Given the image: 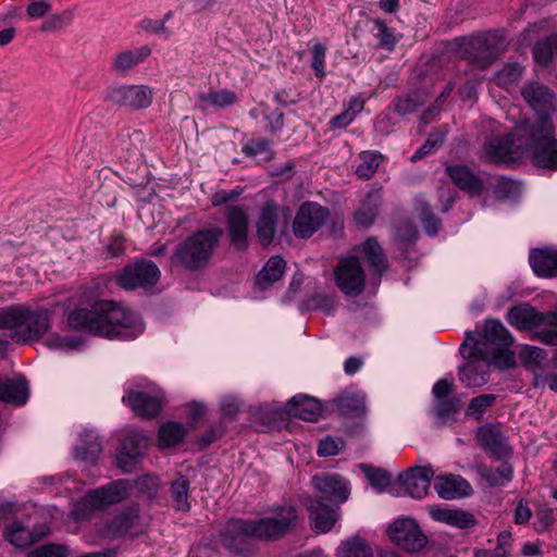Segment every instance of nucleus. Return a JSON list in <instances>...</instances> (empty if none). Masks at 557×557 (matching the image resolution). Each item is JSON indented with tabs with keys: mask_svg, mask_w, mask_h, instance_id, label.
<instances>
[{
	"mask_svg": "<svg viewBox=\"0 0 557 557\" xmlns=\"http://www.w3.org/2000/svg\"><path fill=\"white\" fill-rule=\"evenodd\" d=\"M520 95L524 102L535 112V121L520 123V132L528 145L534 148V162L537 166L557 170V140L550 119L555 111V95L539 82L525 83Z\"/></svg>",
	"mask_w": 557,
	"mask_h": 557,
	"instance_id": "f257e3e1",
	"label": "nucleus"
},
{
	"mask_svg": "<svg viewBox=\"0 0 557 557\" xmlns=\"http://www.w3.org/2000/svg\"><path fill=\"white\" fill-rule=\"evenodd\" d=\"M71 329L110 339L136 337L144 330L138 315L112 300H98L90 307L76 308L67 315Z\"/></svg>",
	"mask_w": 557,
	"mask_h": 557,
	"instance_id": "f03ea898",
	"label": "nucleus"
},
{
	"mask_svg": "<svg viewBox=\"0 0 557 557\" xmlns=\"http://www.w3.org/2000/svg\"><path fill=\"white\" fill-rule=\"evenodd\" d=\"M321 404L313 397L296 395L285 408L276 405H264L251 413V424L258 432L265 430L280 431L288 426L290 418L315 421L321 413Z\"/></svg>",
	"mask_w": 557,
	"mask_h": 557,
	"instance_id": "7ed1b4c3",
	"label": "nucleus"
},
{
	"mask_svg": "<svg viewBox=\"0 0 557 557\" xmlns=\"http://www.w3.org/2000/svg\"><path fill=\"white\" fill-rule=\"evenodd\" d=\"M50 327V312L46 309L29 310L11 306L0 311V330L10 331V339L16 343L38 341Z\"/></svg>",
	"mask_w": 557,
	"mask_h": 557,
	"instance_id": "20e7f679",
	"label": "nucleus"
},
{
	"mask_svg": "<svg viewBox=\"0 0 557 557\" xmlns=\"http://www.w3.org/2000/svg\"><path fill=\"white\" fill-rule=\"evenodd\" d=\"M224 231L220 227L201 228L177 245L174 259L187 270L206 267L218 247Z\"/></svg>",
	"mask_w": 557,
	"mask_h": 557,
	"instance_id": "39448f33",
	"label": "nucleus"
},
{
	"mask_svg": "<svg viewBox=\"0 0 557 557\" xmlns=\"http://www.w3.org/2000/svg\"><path fill=\"white\" fill-rule=\"evenodd\" d=\"M128 488V481L116 480L91 490L73 505L71 512L74 519H92L96 511H103L126 498Z\"/></svg>",
	"mask_w": 557,
	"mask_h": 557,
	"instance_id": "423d86ee",
	"label": "nucleus"
},
{
	"mask_svg": "<svg viewBox=\"0 0 557 557\" xmlns=\"http://www.w3.org/2000/svg\"><path fill=\"white\" fill-rule=\"evenodd\" d=\"M483 342H475L469 336L460 346V354L466 363L459 368V380L468 387H480L488 381L490 357L483 349Z\"/></svg>",
	"mask_w": 557,
	"mask_h": 557,
	"instance_id": "0eeeda50",
	"label": "nucleus"
},
{
	"mask_svg": "<svg viewBox=\"0 0 557 557\" xmlns=\"http://www.w3.org/2000/svg\"><path fill=\"white\" fill-rule=\"evenodd\" d=\"M456 52L482 67L487 66L503 50V41L496 34H479L454 41Z\"/></svg>",
	"mask_w": 557,
	"mask_h": 557,
	"instance_id": "6e6552de",
	"label": "nucleus"
},
{
	"mask_svg": "<svg viewBox=\"0 0 557 557\" xmlns=\"http://www.w3.org/2000/svg\"><path fill=\"white\" fill-rule=\"evenodd\" d=\"M243 189L237 186L232 190L221 189L213 194L212 205L224 206L226 232L232 246L242 250L244 248V206L235 203Z\"/></svg>",
	"mask_w": 557,
	"mask_h": 557,
	"instance_id": "1a4fd4ad",
	"label": "nucleus"
},
{
	"mask_svg": "<svg viewBox=\"0 0 557 557\" xmlns=\"http://www.w3.org/2000/svg\"><path fill=\"white\" fill-rule=\"evenodd\" d=\"M528 136L520 132V124L516 133L504 137L488 138L483 146L484 158L490 162L508 163L520 159L523 151H530L534 156V148L527 143Z\"/></svg>",
	"mask_w": 557,
	"mask_h": 557,
	"instance_id": "9d476101",
	"label": "nucleus"
},
{
	"mask_svg": "<svg viewBox=\"0 0 557 557\" xmlns=\"http://www.w3.org/2000/svg\"><path fill=\"white\" fill-rule=\"evenodd\" d=\"M433 478L434 470L431 465L410 467L394 481L391 494L421 499L428 494Z\"/></svg>",
	"mask_w": 557,
	"mask_h": 557,
	"instance_id": "9b49d317",
	"label": "nucleus"
},
{
	"mask_svg": "<svg viewBox=\"0 0 557 557\" xmlns=\"http://www.w3.org/2000/svg\"><path fill=\"white\" fill-rule=\"evenodd\" d=\"M160 275L161 272L153 261L141 259L125 265L115 275V282L117 286L125 290H134L156 285Z\"/></svg>",
	"mask_w": 557,
	"mask_h": 557,
	"instance_id": "f8f14e48",
	"label": "nucleus"
},
{
	"mask_svg": "<svg viewBox=\"0 0 557 557\" xmlns=\"http://www.w3.org/2000/svg\"><path fill=\"white\" fill-rule=\"evenodd\" d=\"M104 100L133 110L145 109L151 104L152 91L144 85L113 86L107 89Z\"/></svg>",
	"mask_w": 557,
	"mask_h": 557,
	"instance_id": "ddd939ff",
	"label": "nucleus"
},
{
	"mask_svg": "<svg viewBox=\"0 0 557 557\" xmlns=\"http://www.w3.org/2000/svg\"><path fill=\"white\" fill-rule=\"evenodd\" d=\"M329 216V210L321 205L312 201L305 202L294 219L293 232L298 238H308L325 224Z\"/></svg>",
	"mask_w": 557,
	"mask_h": 557,
	"instance_id": "4468645a",
	"label": "nucleus"
},
{
	"mask_svg": "<svg viewBox=\"0 0 557 557\" xmlns=\"http://www.w3.org/2000/svg\"><path fill=\"white\" fill-rule=\"evenodd\" d=\"M23 519L59 521L62 519V512L55 507L37 508L35 504L0 502V521L21 522Z\"/></svg>",
	"mask_w": 557,
	"mask_h": 557,
	"instance_id": "2eb2a0df",
	"label": "nucleus"
},
{
	"mask_svg": "<svg viewBox=\"0 0 557 557\" xmlns=\"http://www.w3.org/2000/svg\"><path fill=\"white\" fill-rule=\"evenodd\" d=\"M337 287L346 295L357 296L364 288V273L355 257L344 258L334 270Z\"/></svg>",
	"mask_w": 557,
	"mask_h": 557,
	"instance_id": "dca6fc26",
	"label": "nucleus"
},
{
	"mask_svg": "<svg viewBox=\"0 0 557 557\" xmlns=\"http://www.w3.org/2000/svg\"><path fill=\"white\" fill-rule=\"evenodd\" d=\"M148 446L147 437L139 433H129L121 443L116 465L123 472L136 470Z\"/></svg>",
	"mask_w": 557,
	"mask_h": 557,
	"instance_id": "f3484780",
	"label": "nucleus"
},
{
	"mask_svg": "<svg viewBox=\"0 0 557 557\" xmlns=\"http://www.w3.org/2000/svg\"><path fill=\"white\" fill-rule=\"evenodd\" d=\"M386 534L395 545L409 553L421 550L428 543L419 524H389Z\"/></svg>",
	"mask_w": 557,
	"mask_h": 557,
	"instance_id": "a211bd4d",
	"label": "nucleus"
},
{
	"mask_svg": "<svg viewBox=\"0 0 557 557\" xmlns=\"http://www.w3.org/2000/svg\"><path fill=\"white\" fill-rule=\"evenodd\" d=\"M433 481V488L442 499H460L470 496L473 492L471 484L459 474H434Z\"/></svg>",
	"mask_w": 557,
	"mask_h": 557,
	"instance_id": "6ab92c4d",
	"label": "nucleus"
},
{
	"mask_svg": "<svg viewBox=\"0 0 557 557\" xmlns=\"http://www.w3.org/2000/svg\"><path fill=\"white\" fill-rule=\"evenodd\" d=\"M479 445L493 458L504 459L511 453L507 440L498 426L483 425L476 432Z\"/></svg>",
	"mask_w": 557,
	"mask_h": 557,
	"instance_id": "aec40b11",
	"label": "nucleus"
},
{
	"mask_svg": "<svg viewBox=\"0 0 557 557\" xmlns=\"http://www.w3.org/2000/svg\"><path fill=\"white\" fill-rule=\"evenodd\" d=\"M312 485L314 490L325 495L337 503H345L351 492L350 483L347 479L339 474L323 473L312 478Z\"/></svg>",
	"mask_w": 557,
	"mask_h": 557,
	"instance_id": "412c9836",
	"label": "nucleus"
},
{
	"mask_svg": "<svg viewBox=\"0 0 557 557\" xmlns=\"http://www.w3.org/2000/svg\"><path fill=\"white\" fill-rule=\"evenodd\" d=\"M49 533L48 524H10L4 537L12 545L23 548L39 542Z\"/></svg>",
	"mask_w": 557,
	"mask_h": 557,
	"instance_id": "4be33fe9",
	"label": "nucleus"
},
{
	"mask_svg": "<svg viewBox=\"0 0 557 557\" xmlns=\"http://www.w3.org/2000/svg\"><path fill=\"white\" fill-rule=\"evenodd\" d=\"M84 539L90 545H100L106 541H114L126 536L136 524H87Z\"/></svg>",
	"mask_w": 557,
	"mask_h": 557,
	"instance_id": "5701e85b",
	"label": "nucleus"
},
{
	"mask_svg": "<svg viewBox=\"0 0 557 557\" xmlns=\"http://www.w3.org/2000/svg\"><path fill=\"white\" fill-rule=\"evenodd\" d=\"M446 173L454 184L471 196H478L483 189L482 180L465 165H449Z\"/></svg>",
	"mask_w": 557,
	"mask_h": 557,
	"instance_id": "b1692460",
	"label": "nucleus"
},
{
	"mask_svg": "<svg viewBox=\"0 0 557 557\" xmlns=\"http://www.w3.org/2000/svg\"><path fill=\"white\" fill-rule=\"evenodd\" d=\"M123 403L127 404L138 416L152 418L157 416L162 408L160 398L145 392H129L123 397Z\"/></svg>",
	"mask_w": 557,
	"mask_h": 557,
	"instance_id": "393cba45",
	"label": "nucleus"
},
{
	"mask_svg": "<svg viewBox=\"0 0 557 557\" xmlns=\"http://www.w3.org/2000/svg\"><path fill=\"white\" fill-rule=\"evenodd\" d=\"M102 451L99 436L92 431L84 432L79 437V444L74 448V458L87 463H95Z\"/></svg>",
	"mask_w": 557,
	"mask_h": 557,
	"instance_id": "a878e982",
	"label": "nucleus"
},
{
	"mask_svg": "<svg viewBox=\"0 0 557 557\" xmlns=\"http://www.w3.org/2000/svg\"><path fill=\"white\" fill-rule=\"evenodd\" d=\"M29 396L27 381L23 377L0 382V400L15 406L24 405Z\"/></svg>",
	"mask_w": 557,
	"mask_h": 557,
	"instance_id": "bb28decb",
	"label": "nucleus"
},
{
	"mask_svg": "<svg viewBox=\"0 0 557 557\" xmlns=\"http://www.w3.org/2000/svg\"><path fill=\"white\" fill-rule=\"evenodd\" d=\"M472 339V337H470ZM475 342H483L485 345L482 346L485 351L488 352V345H495L496 347H508L512 344V337L498 320H486L484 324V331L482 338L475 339Z\"/></svg>",
	"mask_w": 557,
	"mask_h": 557,
	"instance_id": "cd10ccee",
	"label": "nucleus"
},
{
	"mask_svg": "<svg viewBox=\"0 0 557 557\" xmlns=\"http://www.w3.org/2000/svg\"><path fill=\"white\" fill-rule=\"evenodd\" d=\"M530 264L533 271L543 277L557 275V250L535 249L530 255Z\"/></svg>",
	"mask_w": 557,
	"mask_h": 557,
	"instance_id": "c85d7f7f",
	"label": "nucleus"
},
{
	"mask_svg": "<svg viewBox=\"0 0 557 557\" xmlns=\"http://www.w3.org/2000/svg\"><path fill=\"white\" fill-rule=\"evenodd\" d=\"M544 314L536 312L532 307L520 305L511 308L508 311V322L520 329L530 330L534 326L541 325Z\"/></svg>",
	"mask_w": 557,
	"mask_h": 557,
	"instance_id": "c756f323",
	"label": "nucleus"
},
{
	"mask_svg": "<svg viewBox=\"0 0 557 557\" xmlns=\"http://www.w3.org/2000/svg\"><path fill=\"white\" fill-rule=\"evenodd\" d=\"M277 210L273 205L263 207L257 222V233L260 242L268 245L272 242L277 226Z\"/></svg>",
	"mask_w": 557,
	"mask_h": 557,
	"instance_id": "7c9ffc66",
	"label": "nucleus"
},
{
	"mask_svg": "<svg viewBox=\"0 0 557 557\" xmlns=\"http://www.w3.org/2000/svg\"><path fill=\"white\" fill-rule=\"evenodd\" d=\"M286 263L280 256L271 257L256 277V285L260 289H267L278 281L285 271Z\"/></svg>",
	"mask_w": 557,
	"mask_h": 557,
	"instance_id": "2f4dec72",
	"label": "nucleus"
},
{
	"mask_svg": "<svg viewBox=\"0 0 557 557\" xmlns=\"http://www.w3.org/2000/svg\"><path fill=\"white\" fill-rule=\"evenodd\" d=\"M150 53L151 50L147 46H141L134 50L122 51L113 59L112 69L120 74H124L138 63L143 62Z\"/></svg>",
	"mask_w": 557,
	"mask_h": 557,
	"instance_id": "473e14b6",
	"label": "nucleus"
},
{
	"mask_svg": "<svg viewBox=\"0 0 557 557\" xmlns=\"http://www.w3.org/2000/svg\"><path fill=\"white\" fill-rule=\"evenodd\" d=\"M524 67L516 62L505 64L493 77L495 84L511 92L521 81Z\"/></svg>",
	"mask_w": 557,
	"mask_h": 557,
	"instance_id": "72a5a7b5",
	"label": "nucleus"
},
{
	"mask_svg": "<svg viewBox=\"0 0 557 557\" xmlns=\"http://www.w3.org/2000/svg\"><path fill=\"white\" fill-rule=\"evenodd\" d=\"M380 200V190H372L367 195L361 207L355 213V222L357 225L368 227L373 223L377 214Z\"/></svg>",
	"mask_w": 557,
	"mask_h": 557,
	"instance_id": "f704fd0d",
	"label": "nucleus"
},
{
	"mask_svg": "<svg viewBox=\"0 0 557 557\" xmlns=\"http://www.w3.org/2000/svg\"><path fill=\"white\" fill-rule=\"evenodd\" d=\"M237 100L235 92L223 89L220 91H210L198 96L199 108L207 110L208 108L223 109L232 106Z\"/></svg>",
	"mask_w": 557,
	"mask_h": 557,
	"instance_id": "c9c22d12",
	"label": "nucleus"
},
{
	"mask_svg": "<svg viewBox=\"0 0 557 557\" xmlns=\"http://www.w3.org/2000/svg\"><path fill=\"white\" fill-rule=\"evenodd\" d=\"M290 531V524H252L251 530L246 528V546L248 539L277 540Z\"/></svg>",
	"mask_w": 557,
	"mask_h": 557,
	"instance_id": "e433bc0d",
	"label": "nucleus"
},
{
	"mask_svg": "<svg viewBox=\"0 0 557 557\" xmlns=\"http://www.w3.org/2000/svg\"><path fill=\"white\" fill-rule=\"evenodd\" d=\"M307 507L313 522H336L341 518L338 507H331L318 498L310 499Z\"/></svg>",
	"mask_w": 557,
	"mask_h": 557,
	"instance_id": "4c0bfd02",
	"label": "nucleus"
},
{
	"mask_svg": "<svg viewBox=\"0 0 557 557\" xmlns=\"http://www.w3.org/2000/svg\"><path fill=\"white\" fill-rule=\"evenodd\" d=\"M186 435V430L183 424L177 422H168L160 426L158 433L159 446L168 448L181 443Z\"/></svg>",
	"mask_w": 557,
	"mask_h": 557,
	"instance_id": "58836bf2",
	"label": "nucleus"
},
{
	"mask_svg": "<svg viewBox=\"0 0 557 557\" xmlns=\"http://www.w3.org/2000/svg\"><path fill=\"white\" fill-rule=\"evenodd\" d=\"M337 407L344 414L361 417L366 412V398L359 393L345 394L338 398Z\"/></svg>",
	"mask_w": 557,
	"mask_h": 557,
	"instance_id": "ea45409f",
	"label": "nucleus"
},
{
	"mask_svg": "<svg viewBox=\"0 0 557 557\" xmlns=\"http://www.w3.org/2000/svg\"><path fill=\"white\" fill-rule=\"evenodd\" d=\"M189 480L185 475H180L171 483V496L176 510L186 511L189 509L188 492Z\"/></svg>",
	"mask_w": 557,
	"mask_h": 557,
	"instance_id": "a19ab883",
	"label": "nucleus"
},
{
	"mask_svg": "<svg viewBox=\"0 0 557 557\" xmlns=\"http://www.w3.org/2000/svg\"><path fill=\"white\" fill-rule=\"evenodd\" d=\"M429 512L431 518L437 522H473L472 516L469 513L446 506H430Z\"/></svg>",
	"mask_w": 557,
	"mask_h": 557,
	"instance_id": "79ce46f5",
	"label": "nucleus"
},
{
	"mask_svg": "<svg viewBox=\"0 0 557 557\" xmlns=\"http://www.w3.org/2000/svg\"><path fill=\"white\" fill-rule=\"evenodd\" d=\"M339 557H373L372 550L363 539L355 535L345 542L338 548Z\"/></svg>",
	"mask_w": 557,
	"mask_h": 557,
	"instance_id": "37998d69",
	"label": "nucleus"
},
{
	"mask_svg": "<svg viewBox=\"0 0 557 557\" xmlns=\"http://www.w3.org/2000/svg\"><path fill=\"white\" fill-rule=\"evenodd\" d=\"M360 163L356 169V174L360 178L368 180L377 171L383 156L376 151H362L359 154Z\"/></svg>",
	"mask_w": 557,
	"mask_h": 557,
	"instance_id": "c03bdc74",
	"label": "nucleus"
},
{
	"mask_svg": "<svg viewBox=\"0 0 557 557\" xmlns=\"http://www.w3.org/2000/svg\"><path fill=\"white\" fill-rule=\"evenodd\" d=\"M362 250L373 271L381 274L386 269V260L379 243L369 238L363 244Z\"/></svg>",
	"mask_w": 557,
	"mask_h": 557,
	"instance_id": "a18cd8bd",
	"label": "nucleus"
},
{
	"mask_svg": "<svg viewBox=\"0 0 557 557\" xmlns=\"http://www.w3.org/2000/svg\"><path fill=\"white\" fill-rule=\"evenodd\" d=\"M481 474L491 486H504L512 479V469L508 463H502L497 468H483Z\"/></svg>",
	"mask_w": 557,
	"mask_h": 557,
	"instance_id": "49530a36",
	"label": "nucleus"
},
{
	"mask_svg": "<svg viewBox=\"0 0 557 557\" xmlns=\"http://www.w3.org/2000/svg\"><path fill=\"white\" fill-rule=\"evenodd\" d=\"M460 401L456 397L437 400L434 406V414L440 424L445 425L454 420L459 410Z\"/></svg>",
	"mask_w": 557,
	"mask_h": 557,
	"instance_id": "de8ad7c7",
	"label": "nucleus"
},
{
	"mask_svg": "<svg viewBox=\"0 0 557 557\" xmlns=\"http://www.w3.org/2000/svg\"><path fill=\"white\" fill-rule=\"evenodd\" d=\"M414 206L425 232L430 235L436 234L441 225L440 219L431 212L423 199H417Z\"/></svg>",
	"mask_w": 557,
	"mask_h": 557,
	"instance_id": "09e8293b",
	"label": "nucleus"
},
{
	"mask_svg": "<svg viewBox=\"0 0 557 557\" xmlns=\"http://www.w3.org/2000/svg\"><path fill=\"white\" fill-rule=\"evenodd\" d=\"M246 157H251L257 163L267 162L273 158V150L265 139H258L246 145Z\"/></svg>",
	"mask_w": 557,
	"mask_h": 557,
	"instance_id": "8fccbe9b",
	"label": "nucleus"
},
{
	"mask_svg": "<svg viewBox=\"0 0 557 557\" xmlns=\"http://www.w3.org/2000/svg\"><path fill=\"white\" fill-rule=\"evenodd\" d=\"M556 36H550L546 40L539 41L533 48V57L536 63L547 65L552 60L554 50L557 49Z\"/></svg>",
	"mask_w": 557,
	"mask_h": 557,
	"instance_id": "3c124183",
	"label": "nucleus"
},
{
	"mask_svg": "<svg viewBox=\"0 0 557 557\" xmlns=\"http://www.w3.org/2000/svg\"><path fill=\"white\" fill-rule=\"evenodd\" d=\"M541 324L548 329L537 332L539 339L547 345L557 346V312L544 314Z\"/></svg>",
	"mask_w": 557,
	"mask_h": 557,
	"instance_id": "603ef678",
	"label": "nucleus"
},
{
	"mask_svg": "<svg viewBox=\"0 0 557 557\" xmlns=\"http://www.w3.org/2000/svg\"><path fill=\"white\" fill-rule=\"evenodd\" d=\"M546 357L545 351L535 346L524 345L519 351V358L529 369L540 368Z\"/></svg>",
	"mask_w": 557,
	"mask_h": 557,
	"instance_id": "864d4df0",
	"label": "nucleus"
},
{
	"mask_svg": "<svg viewBox=\"0 0 557 557\" xmlns=\"http://www.w3.org/2000/svg\"><path fill=\"white\" fill-rule=\"evenodd\" d=\"M310 51L312 54L311 67L314 71L315 76L320 81H322L326 75V73H325L326 47L319 41H312Z\"/></svg>",
	"mask_w": 557,
	"mask_h": 557,
	"instance_id": "5fc2aeb1",
	"label": "nucleus"
},
{
	"mask_svg": "<svg viewBox=\"0 0 557 557\" xmlns=\"http://www.w3.org/2000/svg\"><path fill=\"white\" fill-rule=\"evenodd\" d=\"M366 476L371 486H373L379 493L387 492L391 494L394 481H392V478L387 472L381 469L371 468L366 471Z\"/></svg>",
	"mask_w": 557,
	"mask_h": 557,
	"instance_id": "6e6d98bb",
	"label": "nucleus"
},
{
	"mask_svg": "<svg viewBox=\"0 0 557 557\" xmlns=\"http://www.w3.org/2000/svg\"><path fill=\"white\" fill-rule=\"evenodd\" d=\"M490 367L494 364L499 369H509L515 366V356L507 347H494L488 350Z\"/></svg>",
	"mask_w": 557,
	"mask_h": 557,
	"instance_id": "4d7b16f0",
	"label": "nucleus"
},
{
	"mask_svg": "<svg viewBox=\"0 0 557 557\" xmlns=\"http://www.w3.org/2000/svg\"><path fill=\"white\" fill-rule=\"evenodd\" d=\"M495 401V396L492 394H483L474 397L467 409V414L479 420L483 417L485 411L492 407Z\"/></svg>",
	"mask_w": 557,
	"mask_h": 557,
	"instance_id": "13d9d810",
	"label": "nucleus"
},
{
	"mask_svg": "<svg viewBox=\"0 0 557 557\" xmlns=\"http://www.w3.org/2000/svg\"><path fill=\"white\" fill-rule=\"evenodd\" d=\"M374 27L376 29L375 37L379 39L380 45L387 50H392L398 41L394 30L381 20L374 21Z\"/></svg>",
	"mask_w": 557,
	"mask_h": 557,
	"instance_id": "bf43d9fd",
	"label": "nucleus"
},
{
	"mask_svg": "<svg viewBox=\"0 0 557 557\" xmlns=\"http://www.w3.org/2000/svg\"><path fill=\"white\" fill-rule=\"evenodd\" d=\"M445 140L444 132H434L431 133L422 147H420L414 154L412 156V160H419L424 156L432 153L435 149L442 146Z\"/></svg>",
	"mask_w": 557,
	"mask_h": 557,
	"instance_id": "052dcab7",
	"label": "nucleus"
},
{
	"mask_svg": "<svg viewBox=\"0 0 557 557\" xmlns=\"http://www.w3.org/2000/svg\"><path fill=\"white\" fill-rule=\"evenodd\" d=\"M71 21H72V12L64 11L61 14H54V15L47 17L42 22L40 29L42 32L59 30V29L70 25Z\"/></svg>",
	"mask_w": 557,
	"mask_h": 557,
	"instance_id": "680f3d73",
	"label": "nucleus"
},
{
	"mask_svg": "<svg viewBox=\"0 0 557 557\" xmlns=\"http://www.w3.org/2000/svg\"><path fill=\"white\" fill-rule=\"evenodd\" d=\"M344 448V441L339 437L326 436L319 442L318 454L323 457L337 455Z\"/></svg>",
	"mask_w": 557,
	"mask_h": 557,
	"instance_id": "e2e57ef3",
	"label": "nucleus"
},
{
	"mask_svg": "<svg viewBox=\"0 0 557 557\" xmlns=\"http://www.w3.org/2000/svg\"><path fill=\"white\" fill-rule=\"evenodd\" d=\"M69 547L63 544H47L40 546L29 554V557H66Z\"/></svg>",
	"mask_w": 557,
	"mask_h": 557,
	"instance_id": "0e129e2a",
	"label": "nucleus"
},
{
	"mask_svg": "<svg viewBox=\"0 0 557 557\" xmlns=\"http://www.w3.org/2000/svg\"><path fill=\"white\" fill-rule=\"evenodd\" d=\"M419 106L420 101L417 92L409 94L395 101V110L401 115L414 112Z\"/></svg>",
	"mask_w": 557,
	"mask_h": 557,
	"instance_id": "69168bd1",
	"label": "nucleus"
},
{
	"mask_svg": "<svg viewBox=\"0 0 557 557\" xmlns=\"http://www.w3.org/2000/svg\"><path fill=\"white\" fill-rule=\"evenodd\" d=\"M45 344L51 349H74L79 346L81 341L75 337H62L58 334H52L46 339Z\"/></svg>",
	"mask_w": 557,
	"mask_h": 557,
	"instance_id": "338daca9",
	"label": "nucleus"
},
{
	"mask_svg": "<svg viewBox=\"0 0 557 557\" xmlns=\"http://www.w3.org/2000/svg\"><path fill=\"white\" fill-rule=\"evenodd\" d=\"M220 407L223 418L233 420L239 412L240 401L237 397L226 395L222 398Z\"/></svg>",
	"mask_w": 557,
	"mask_h": 557,
	"instance_id": "774afa93",
	"label": "nucleus"
}]
</instances>
